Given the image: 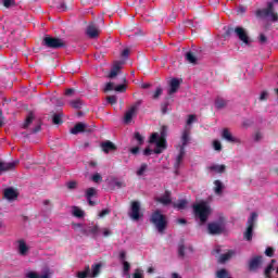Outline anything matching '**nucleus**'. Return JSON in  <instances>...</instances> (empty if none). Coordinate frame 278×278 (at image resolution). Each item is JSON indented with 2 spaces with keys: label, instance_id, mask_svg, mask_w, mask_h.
Masks as SVG:
<instances>
[{
  "label": "nucleus",
  "instance_id": "42",
  "mask_svg": "<svg viewBox=\"0 0 278 278\" xmlns=\"http://www.w3.org/2000/svg\"><path fill=\"white\" fill-rule=\"evenodd\" d=\"M56 10H59V12H66V10H68V7H66V2L60 1L56 4Z\"/></svg>",
  "mask_w": 278,
  "mask_h": 278
},
{
  "label": "nucleus",
  "instance_id": "9",
  "mask_svg": "<svg viewBox=\"0 0 278 278\" xmlns=\"http://www.w3.org/2000/svg\"><path fill=\"white\" fill-rule=\"evenodd\" d=\"M150 144H156L161 149H166V138H160L157 132H153L149 139Z\"/></svg>",
  "mask_w": 278,
  "mask_h": 278
},
{
  "label": "nucleus",
  "instance_id": "49",
  "mask_svg": "<svg viewBox=\"0 0 278 278\" xmlns=\"http://www.w3.org/2000/svg\"><path fill=\"white\" fill-rule=\"evenodd\" d=\"M168 105H169L168 101L161 104L162 114H168Z\"/></svg>",
  "mask_w": 278,
  "mask_h": 278
},
{
  "label": "nucleus",
  "instance_id": "50",
  "mask_svg": "<svg viewBox=\"0 0 278 278\" xmlns=\"http://www.w3.org/2000/svg\"><path fill=\"white\" fill-rule=\"evenodd\" d=\"M258 42H260L261 45H266V43L268 42V37H266V35H264V34H260V36H258Z\"/></svg>",
  "mask_w": 278,
  "mask_h": 278
},
{
  "label": "nucleus",
  "instance_id": "20",
  "mask_svg": "<svg viewBox=\"0 0 278 278\" xmlns=\"http://www.w3.org/2000/svg\"><path fill=\"white\" fill-rule=\"evenodd\" d=\"M222 138L226 140L227 142H240V139L233 137L231 132L229 131V128H224L222 132Z\"/></svg>",
  "mask_w": 278,
  "mask_h": 278
},
{
  "label": "nucleus",
  "instance_id": "54",
  "mask_svg": "<svg viewBox=\"0 0 278 278\" xmlns=\"http://www.w3.org/2000/svg\"><path fill=\"white\" fill-rule=\"evenodd\" d=\"M265 255H267V257H273L275 255V249L273 248H267L265 250Z\"/></svg>",
  "mask_w": 278,
  "mask_h": 278
},
{
  "label": "nucleus",
  "instance_id": "1",
  "mask_svg": "<svg viewBox=\"0 0 278 278\" xmlns=\"http://www.w3.org/2000/svg\"><path fill=\"white\" fill-rule=\"evenodd\" d=\"M193 214L195 218H199L200 223H207V218L212 214V207L207 202L202 201L198 204H193Z\"/></svg>",
  "mask_w": 278,
  "mask_h": 278
},
{
  "label": "nucleus",
  "instance_id": "60",
  "mask_svg": "<svg viewBox=\"0 0 278 278\" xmlns=\"http://www.w3.org/2000/svg\"><path fill=\"white\" fill-rule=\"evenodd\" d=\"M154 151L151 148H146L143 150V155H146V157H149V155H153Z\"/></svg>",
  "mask_w": 278,
  "mask_h": 278
},
{
  "label": "nucleus",
  "instance_id": "15",
  "mask_svg": "<svg viewBox=\"0 0 278 278\" xmlns=\"http://www.w3.org/2000/svg\"><path fill=\"white\" fill-rule=\"evenodd\" d=\"M123 64H125V62L123 61H115L111 72L109 74V79H114V77H116V75H118V73H121V68H123Z\"/></svg>",
  "mask_w": 278,
  "mask_h": 278
},
{
  "label": "nucleus",
  "instance_id": "43",
  "mask_svg": "<svg viewBox=\"0 0 278 278\" xmlns=\"http://www.w3.org/2000/svg\"><path fill=\"white\" fill-rule=\"evenodd\" d=\"M2 5H4L7 9L14 8V5H16V1H14V0H2Z\"/></svg>",
  "mask_w": 278,
  "mask_h": 278
},
{
  "label": "nucleus",
  "instance_id": "31",
  "mask_svg": "<svg viewBox=\"0 0 278 278\" xmlns=\"http://www.w3.org/2000/svg\"><path fill=\"white\" fill-rule=\"evenodd\" d=\"M34 123V113H29L23 124V129H27Z\"/></svg>",
  "mask_w": 278,
  "mask_h": 278
},
{
  "label": "nucleus",
  "instance_id": "11",
  "mask_svg": "<svg viewBox=\"0 0 278 278\" xmlns=\"http://www.w3.org/2000/svg\"><path fill=\"white\" fill-rule=\"evenodd\" d=\"M191 253H194V249L192 245H186V244H180L178 247V257L180 260H184V257H188L191 255Z\"/></svg>",
  "mask_w": 278,
  "mask_h": 278
},
{
  "label": "nucleus",
  "instance_id": "38",
  "mask_svg": "<svg viewBox=\"0 0 278 278\" xmlns=\"http://www.w3.org/2000/svg\"><path fill=\"white\" fill-rule=\"evenodd\" d=\"M134 138L137 140V144L142 147L144 144V137L139 131L135 132Z\"/></svg>",
  "mask_w": 278,
  "mask_h": 278
},
{
  "label": "nucleus",
  "instance_id": "14",
  "mask_svg": "<svg viewBox=\"0 0 278 278\" xmlns=\"http://www.w3.org/2000/svg\"><path fill=\"white\" fill-rule=\"evenodd\" d=\"M21 164V161L15 160L13 162H0V173H8V170H14V168H16V166Z\"/></svg>",
  "mask_w": 278,
  "mask_h": 278
},
{
  "label": "nucleus",
  "instance_id": "13",
  "mask_svg": "<svg viewBox=\"0 0 278 278\" xmlns=\"http://www.w3.org/2000/svg\"><path fill=\"white\" fill-rule=\"evenodd\" d=\"M181 86V80H179L178 78H172L169 80V89L167 91V94L169 97H173V94L177 93V91L179 90Z\"/></svg>",
  "mask_w": 278,
  "mask_h": 278
},
{
  "label": "nucleus",
  "instance_id": "57",
  "mask_svg": "<svg viewBox=\"0 0 278 278\" xmlns=\"http://www.w3.org/2000/svg\"><path fill=\"white\" fill-rule=\"evenodd\" d=\"M129 153H131V155H138V153H140V147H134L129 149Z\"/></svg>",
  "mask_w": 278,
  "mask_h": 278
},
{
  "label": "nucleus",
  "instance_id": "28",
  "mask_svg": "<svg viewBox=\"0 0 278 278\" xmlns=\"http://www.w3.org/2000/svg\"><path fill=\"white\" fill-rule=\"evenodd\" d=\"M214 186H215V188H214L215 194H223V190L225 188V185H223V181L215 180Z\"/></svg>",
  "mask_w": 278,
  "mask_h": 278
},
{
  "label": "nucleus",
  "instance_id": "7",
  "mask_svg": "<svg viewBox=\"0 0 278 278\" xmlns=\"http://www.w3.org/2000/svg\"><path fill=\"white\" fill-rule=\"evenodd\" d=\"M128 216L129 218H131V220H136V222L140 220L142 216H144L140 211V202L132 201L130 203V211L128 213Z\"/></svg>",
  "mask_w": 278,
  "mask_h": 278
},
{
  "label": "nucleus",
  "instance_id": "53",
  "mask_svg": "<svg viewBox=\"0 0 278 278\" xmlns=\"http://www.w3.org/2000/svg\"><path fill=\"white\" fill-rule=\"evenodd\" d=\"M68 190H75V188H77V181L72 180L70 182L66 184Z\"/></svg>",
  "mask_w": 278,
  "mask_h": 278
},
{
  "label": "nucleus",
  "instance_id": "18",
  "mask_svg": "<svg viewBox=\"0 0 278 278\" xmlns=\"http://www.w3.org/2000/svg\"><path fill=\"white\" fill-rule=\"evenodd\" d=\"M138 105H140V102H137V105L131 106V108L125 113L124 123L129 124V123L132 121L134 116L136 115V111L138 110Z\"/></svg>",
  "mask_w": 278,
  "mask_h": 278
},
{
  "label": "nucleus",
  "instance_id": "51",
  "mask_svg": "<svg viewBox=\"0 0 278 278\" xmlns=\"http://www.w3.org/2000/svg\"><path fill=\"white\" fill-rule=\"evenodd\" d=\"M106 101H108V103H110L111 105H116L117 98H116V96H109V97L106 98Z\"/></svg>",
  "mask_w": 278,
  "mask_h": 278
},
{
  "label": "nucleus",
  "instance_id": "47",
  "mask_svg": "<svg viewBox=\"0 0 278 278\" xmlns=\"http://www.w3.org/2000/svg\"><path fill=\"white\" fill-rule=\"evenodd\" d=\"M100 233H102L104 238H109V236H112V230L109 228H100Z\"/></svg>",
  "mask_w": 278,
  "mask_h": 278
},
{
  "label": "nucleus",
  "instance_id": "17",
  "mask_svg": "<svg viewBox=\"0 0 278 278\" xmlns=\"http://www.w3.org/2000/svg\"><path fill=\"white\" fill-rule=\"evenodd\" d=\"M262 266V256H254L252 260L249 262V270L251 273L257 270Z\"/></svg>",
  "mask_w": 278,
  "mask_h": 278
},
{
  "label": "nucleus",
  "instance_id": "46",
  "mask_svg": "<svg viewBox=\"0 0 278 278\" xmlns=\"http://www.w3.org/2000/svg\"><path fill=\"white\" fill-rule=\"evenodd\" d=\"M162 92H164V89L162 87H157L156 90L153 93V99H160L162 97Z\"/></svg>",
  "mask_w": 278,
  "mask_h": 278
},
{
  "label": "nucleus",
  "instance_id": "32",
  "mask_svg": "<svg viewBox=\"0 0 278 278\" xmlns=\"http://www.w3.org/2000/svg\"><path fill=\"white\" fill-rule=\"evenodd\" d=\"M86 277H90V266L89 265H87L85 267V270L77 273V278H86Z\"/></svg>",
  "mask_w": 278,
  "mask_h": 278
},
{
  "label": "nucleus",
  "instance_id": "34",
  "mask_svg": "<svg viewBox=\"0 0 278 278\" xmlns=\"http://www.w3.org/2000/svg\"><path fill=\"white\" fill-rule=\"evenodd\" d=\"M186 205H188V200H179L178 203L173 204L176 210H186Z\"/></svg>",
  "mask_w": 278,
  "mask_h": 278
},
{
  "label": "nucleus",
  "instance_id": "48",
  "mask_svg": "<svg viewBox=\"0 0 278 278\" xmlns=\"http://www.w3.org/2000/svg\"><path fill=\"white\" fill-rule=\"evenodd\" d=\"M213 148L215 151H223V144L218 140L213 141Z\"/></svg>",
  "mask_w": 278,
  "mask_h": 278
},
{
  "label": "nucleus",
  "instance_id": "44",
  "mask_svg": "<svg viewBox=\"0 0 278 278\" xmlns=\"http://www.w3.org/2000/svg\"><path fill=\"white\" fill-rule=\"evenodd\" d=\"M94 194H97V189L94 188H88L86 191V199H92V197H94Z\"/></svg>",
  "mask_w": 278,
  "mask_h": 278
},
{
  "label": "nucleus",
  "instance_id": "55",
  "mask_svg": "<svg viewBox=\"0 0 278 278\" xmlns=\"http://www.w3.org/2000/svg\"><path fill=\"white\" fill-rule=\"evenodd\" d=\"M112 90H115L114 83H108L104 88V92H110Z\"/></svg>",
  "mask_w": 278,
  "mask_h": 278
},
{
  "label": "nucleus",
  "instance_id": "41",
  "mask_svg": "<svg viewBox=\"0 0 278 278\" xmlns=\"http://www.w3.org/2000/svg\"><path fill=\"white\" fill-rule=\"evenodd\" d=\"M70 104L75 109V110H81V100L80 99H76L70 102Z\"/></svg>",
  "mask_w": 278,
  "mask_h": 278
},
{
  "label": "nucleus",
  "instance_id": "37",
  "mask_svg": "<svg viewBox=\"0 0 278 278\" xmlns=\"http://www.w3.org/2000/svg\"><path fill=\"white\" fill-rule=\"evenodd\" d=\"M73 215L76 218H84V211L81 208H79L78 206H74L73 207Z\"/></svg>",
  "mask_w": 278,
  "mask_h": 278
},
{
  "label": "nucleus",
  "instance_id": "23",
  "mask_svg": "<svg viewBox=\"0 0 278 278\" xmlns=\"http://www.w3.org/2000/svg\"><path fill=\"white\" fill-rule=\"evenodd\" d=\"M233 255H236V251L229 250L227 253L222 254L219 256L218 263L219 264H225V262H229V260H231V257H233Z\"/></svg>",
  "mask_w": 278,
  "mask_h": 278
},
{
  "label": "nucleus",
  "instance_id": "21",
  "mask_svg": "<svg viewBox=\"0 0 278 278\" xmlns=\"http://www.w3.org/2000/svg\"><path fill=\"white\" fill-rule=\"evenodd\" d=\"M184 157H186V150L179 149V153L176 157V162L174 164V168L176 170V173L179 170V167L181 166V162H184Z\"/></svg>",
  "mask_w": 278,
  "mask_h": 278
},
{
  "label": "nucleus",
  "instance_id": "22",
  "mask_svg": "<svg viewBox=\"0 0 278 278\" xmlns=\"http://www.w3.org/2000/svg\"><path fill=\"white\" fill-rule=\"evenodd\" d=\"M101 149L105 153H110V151H116V144L112 141H104L101 143Z\"/></svg>",
  "mask_w": 278,
  "mask_h": 278
},
{
  "label": "nucleus",
  "instance_id": "64",
  "mask_svg": "<svg viewBox=\"0 0 278 278\" xmlns=\"http://www.w3.org/2000/svg\"><path fill=\"white\" fill-rule=\"evenodd\" d=\"M108 214H110V210L104 208L100 212L99 216L100 218H103V216H108Z\"/></svg>",
  "mask_w": 278,
  "mask_h": 278
},
{
  "label": "nucleus",
  "instance_id": "30",
  "mask_svg": "<svg viewBox=\"0 0 278 278\" xmlns=\"http://www.w3.org/2000/svg\"><path fill=\"white\" fill-rule=\"evenodd\" d=\"M64 116V113H55L52 116V123L53 125H62V123H64V121H62V117Z\"/></svg>",
  "mask_w": 278,
  "mask_h": 278
},
{
  "label": "nucleus",
  "instance_id": "59",
  "mask_svg": "<svg viewBox=\"0 0 278 278\" xmlns=\"http://www.w3.org/2000/svg\"><path fill=\"white\" fill-rule=\"evenodd\" d=\"M194 121H197V115H193V114L189 115L187 119V125H192Z\"/></svg>",
  "mask_w": 278,
  "mask_h": 278
},
{
  "label": "nucleus",
  "instance_id": "19",
  "mask_svg": "<svg viewBox=\"0 0 278 278\" xmlns=\"http://www.w3.org/2000/svg\"><path fill=\"white\" fill-rule=\"evenodd\" d=\"M172 192L166 190L161 198H156V202L162 205H170L173 203V199H170Z\"/></svg>",
  "mask_w": 278,
  "mask_h": 278
},
{
  "label": "nucleus",
  "instance_id": "2",
  "mask_svg": "<svg viewBox=\"0 0 278 278\" xmlns=\"http://www.w3.org/2000/svg\"><path fill=\"white\" fill-rule=\"evenodd\" d=\"M150 223H152V225L156 227L159 233H164L168 225V222L166 220V215L162 214V211L160 210L152 213Z\"/></svg>",
  "mask_w": 278,
  "mask_h": 278
},
{
  "label": "nucleus",
  "instance_id": "16",
  "mask_svg": "<svg viewBox=\"0 0 278 278\" xmlns=\"http://www.w3.org/2000/svg\"><path fill=\"white\" fill-rule=\"evenodd\" d=\"M86 34L90 38H98L99 37V26L97 24L91 23L87 26Z\"/></svg>",
  "mask_w": 278,
  "mask_h": 278
},
{
  "label": "nucleus",
  "instance_id": "8",
  "mask_svg": "<svg viewBox=\"0 0 278 278\" xmlns=\"http://www.w3.org/2000/svg\"><path fill=\"white\" fill-rule=\"evenodd\" d=\"M207 231L211 236H220L225 231V226L220 222L208 223Z\"/></svg>",
  "mask_w": 278,
  "mask_h": 278
},
{
  "label": "nucleus",
  "instance_id": "29",
  "mask_svg": "<svg viewBox=\"0 0 278 278\" xmlns=\"http://www.w3.org/2000/svg\"><path fill=\"white\" fill-rule=\"evenodd\" d=\"M208 170H213L214 173H225V170H227V166L226 165H212L208 167Z\"/></svg>",
  "mask_w": 278,
  "mask_h": 278
},
{
  "label": "nucleus",
  "instance_id": "61",
  "mask_svg": "<svg viewBox=\"0 0 278 278\" xmlns=\"http://www.w3.org/2000/svg\"><path fill=\"white\" fill-rule=\"evenodd\" d=\"M129 53H131V50H129V48H126L122 51L121 56L127 59L129 58Z\"/></svg>",
  "mask_w": 278,
  "mask_h": 278
},
{
  "label": "nucleus",
  "instance_id": "4",
  "mask_svg": "<svg viewBox=\"0 0 278 278\" xmlns=\"http://www.w3.org/2000/svg\"><path fill=\"white\" fill-rule=\"evenodd\" d=\"M42 46L47 49H64L66 42H64L60 37H52L46 35L42 39Z\"/></svg>",
  "mask_w": 278,
  "mask_h": 278
},
{
  "label": "nucleus",
  "instance_id": "25",
  "mask_svg": "<svg viewBox=\"0 0 278 278\" xmlns=\"http://www.w3.org/2000/svg\"><path fill=\"white\" fill-rule=\"evenodd\" d=\"M190 142V131L184 130L181 136V146L180 149L186 151V147H188V143Z\"/></svg>",
  "mask_w": 278,
  "mask_h": 278
},
{
  "label": "nucleus",
  "instance_id": "24",
  "mask_svg": "<svg viewBox=\"0 0 278 278\" xmlns=\"http://www.w3.org/2000/svg\"><path fill=\"white\" fill-rule=\"evenodd\" d=\"M86 131V124L84 123H77L72 129L71 134L74 136H77V134H84Z\"/></svg>",
  "mask_w": 278,
  "mask_h": 278
},
{
  "label": "nucleus",
  "instance_id": "56",
  "mask_svg": "<svg viewBox=\"0 0 278 278\" xmlns=\"http://www.w3.org/2000/svg\"><path fill=\"white\" fill-rule=\"evenodd\" d=\"M132 278H144V274H142L140 269H136L135 273L132 274Z\"/></svg>",
  "mask_w": 278,
  "mask_h": 278
},
{
  "label": "nucleus",
  "instance_id": "6",
  "mask_svg": "<svg viewBox=\"0 0 278 278\" xmlns=\"http://www.w3.org/2000/svg\"><path fill=\"white\" fill-rule=\"evenodd\" d=\"M255 223H257V213L253 212L248 218L247 230L243 233V238L248 242H251V240H253V229L255 228Z\"/></svg>",
  "mask_w": 278,
  "mask_h": 278
},
{
  "label": "nucleus",
  "instance_id": "62",
  "mask_svg": "<svg viewBox=\"0 0 278 278\" xmlns=\"http://www.w3.org/2000/svg\"><path fill=\"white\" fill-rule=\"evenodd\" d=\"M42 129L40 124H37L31 130L30 134H38Z\"/></svg>",
  "mask_w": 278,
  "mask_h": 278
},
{
  "label": "nucleus",
  "instance_id": "36",
  "mask_svg": "<svg viewBox=\"0 0 278 278\" xmlns=\"http://www.w3.org/2000/svg\"><path fill=\"white\" fill-rule=\"evenodd\" d=\"M28 252H29V245L28 244H20L18 245L20 255H27Z\"/></svg>",
  "mask_w": 278,
  "mask_h": 278
},
{
  "label": "nucleus",
  "instance_id": "27",
  "mask_svg": "<svg viewBox=\"0 0 278 278\" xmlns=\"http://www.w3.org/2000/svg\"><path fill=\"white\" fill-rule=\"evenodd\" d=\"M101 263H97L94 265L91 266V277H99V275L101 274Z\"/></svg>",
  "mask_w": 278,
  "mask_h": 278
},
{
  "label": "nucleus",
  "instance_id": "12",
  "mask_svg": "<svg viewBox=\"0 0 278 278\" xmlns=\"http://www.w3.org/2000/svg\"><path fill=\"white\" fill-rule=\"evenodd\" d=\"M3 198L7 201H16L18 199V190L14 189V187H9L3 190Z\"/></svg>",
  "mask_w": 278,
  "mask_h": 278
},
{
  "label": "nucleus",
  "instance_id": "3",
  "mask_svg": "<svg viewBox=\"0 0 278 278\" xmlns=\"http://www.w3.org/2000/svg\"><path fill=\"white\" fill-rule=\"evenodd\" d=\"M256 18H268L270 16L273 23L278 22V13L275 12V4L273 2H267V8L258 9L255 11Z\"/></svg>",
  "mask_w": 278,
  "mask_h": 278
},
{
  "label": "nucleus",
  "instance_id": "52",
  "mask_svg": "<svg viewBox=\"0 0 278 278\" xmlns=\"http://www.w3.org/2000/svg\"><path fill=\"white\" fill-rule=\"evenodd\" d=\"M92 181H94V184H99V181H103V177H101V174L97 173L92 176Z\"/></svg>",
  "mask_w": 278,
  "mask_h": 278
},
{
  "label": "nucleus",
  "instance_id": "63",
  "mask_svg": "<svg viewBox=\"0 0 278 278\" xmlns=\"http://www.w3.org/2000/svg\"><path fill=\"white\" fill-rule=\"evenodd\" d=\"M268 99V91H262L260 96V101H267Z\"/></svg>",
  "mask_w": 278,
  "mask_h": 278
},
{
  "label": "nucleus",
  "instance_id": "39",
  "mask_svg": "<svg viewBox=\"0 0 278 278\" xmlns=\"http://www.w3.org/2000/svg\"><path fill=\"white\" fill-rule=\"evenodd\" d=\"M273 264H275V260H271V264H269V265L265 268V277H266V278H273V277H270V273H273V270H274Z\"/></svg>",
  "mask_w": 278,
  "mask_h": 278
},
{
  "label": "nucleus",
  "instance_id": "45",
  "mask_svg": "<svg viewBox=\"0 0 278 278\" xmlns=\"http://www.w3.org/2000/svg\"><path fill=\"white\" fill-rule=\"evenodd\" d=\"M147 168H148L147 163L141 164V166L137 170V175L139 177H142V175H144V172L147 170Z\"/></svg>",
  "mask_w": 278,
  "mask_h": 278
},
{
  "label": "nucleus",
  "instance_id": "10",
  "mask_svg": "<svg viewBox=\"0 0 278 278\" xmlns=\"http://www.w3.org/2000/svg\"><path fill=\"white\" fill-rule=\"evenodd\" d=\"M83 233L85 236H90L91 238H98V236H101V228L99 226H87L83 228Z\"/></svg>",
  "mask_w": 278,
  "mask_h": 278
},
{
  "label": "nucleus",
  "instance_id": "26",
  "mask_svg": "<svg viewBox=\"0 0 278 278\" xmlns=\"http://www.w3.org/2000/svg\"><path fill=\"white\" fill-rule=\"evenodd\" d=\"M215 108L217 110H223V108H227V100L220 98V97H217L215 99Z\"/></svg>",
  "mask_w": 278,
  "mask_h": 278
},
{
  "label": "nucleus",
  "instance_id": "33",
  "mask_svg": "<svg viewBox=\"0 0 278 278\" xmlns=\"http://www.w3.org/2000/svg\"><path fill=\"white\" fill-rule=\"evenodd\" d=\"M123 269H124V275H126V277L130 278L131 275L129 274V270H131V264H129V262H127V261H124Z\"/></svg>",
  "mask_w": 278,
  "mask_h": 278
},
{
  "label": "nucleus",
  "instance_id": "58",
  "mask_svg": "<svg viewBox=\"0 0 278 278\" xmlns=\"http://www.w3.org/2000/svg\"><path fill=\"white\" fill-rule=\"evenodd\" d=\"M127 90V86L125 85H118L115 87V92H125Z\"/></svg>",
  "mask_w": 278,
  "mask_h": 278
},
{
  "label": "nucleus",
  "instance_id": "5",
  "mask_svg": "<svg viewBox=\"0 0 278 278\" xmlns=\"http://www.w3.org/2000/svg\"><path fill=\"white\" fill-rule=\"evenodd\" d=\"M236 36V38H239V40H241V42H243L244 45H249V34L247 33V29H244V27L241 26H237V27H228L226 30V36Z\"/></svg>",
  "mask_w": 278,
  "mask_h": 278
},
{
  "label": "nucleus",
  "instance_id": "40",
  "mask_svg": "<svg viewBox=\"0 0 278 278\" xmlns=\"http://www.w3.org/2000/svg\"><path fill=\"white\" fill-rule=\"evenodd\" d=\"M27 278H49V275L45 274V275H38L36 271H29L26 275Z\"/></svg>",
  "mask_w": 278,
  "mask_h": 278
},
{
  "label": "nucleus",
  "instance_id": "35",
  "mask_svg": "<svg viewBox=\"0 0 278 278\" xmlns=\"http://www.w3.org/2000/svg\"><path fill=\"white\" fill-rule=\"evenodd\" d=\"M186 60L189 62V64H197V55H194L192 52L186 53Z\"/></svg>",
  "mask_w": 278,
  "mask_h": 278
}]
</instances>
